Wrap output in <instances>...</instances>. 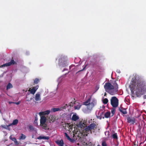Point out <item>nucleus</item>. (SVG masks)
I'll use <instances>...</instances> for the list:
<instances>
[{
  "label": "nucleus",
  "mask_w": 146,
  "mask_h": 146,
  "mask_svg": "<svg viewBox=\"0 0 146 146\" xmlns=\"http://www.w3.org/2000/svg\"><path fill=\"white\" fill-rule=\"evenodd\" d=\"M67 60L66 56H62L59 59V65L62 67H64L67 65L66 62Z\"/></svg>",
  "instance_id": "f03ea898"
},
{
  "label": "nucleus",
  "mask_w": 146,
  "mask_h": 146,
  "mask_svg": "<svg viewBox=\"0 0 146 146\" xmlns=\"http://www.w3.org/2000/svg\"><path fill=\"white\" fill-rule=\"evenodd\" d=\"M86 65L85 66L82 70H80L78 71L76 73H78L79 72L82 71L83 70H84L85 69V68L86 67Z\"/></svg>",
  "instance_id": "58836bf2"
},
{
  "label": "nucleus",
  "mask_w": 146,
  "mask_h": 146,
  "mask_svg": "<svg viewBox=\"0 0 146 146\" xmlns=\"http://www.w3.org/2000/svg\"><path fill=\"white\" fill-rule=\"evenodd\" d=\"M143 98L144 99H146V95H144L143 96Z\"/></svg>",
  "instance_id": "a19ab883"
},
{
  "label": "nucleus",
  "mask_w": 146,
  "mask_h": 146,
  "mask_svg": "<svg viewBox=\"0 0 146 146\" xmlns=\"http://www.w3.org/2000/svg\"><path fill=\"white\" fill-rule=\"evenodd\" d=\"M4 126H5V125H2L1 126L2 127H3V128H5L4 127Z\"/></svg>",
  "instance_id": "de8ad7c7"
},
{
  "label": "nucleus",
  "mask_w": 146,
  "mask_h": 146,
  "mask_svg": "<svg viewBox=\"0 0 146 146\" xmlns=\"http://www.w3.org/2000/svg\"><path fill=\"white\" fill-rule=\"evenodd\" d=\"M66 108V107L65 106H64L62 108V109H65Z\"/></svg>",
  "instance_id": "a18cd8bd"
},
{
  "label": "nucleus",
  "mask_w": 146,
  "mask_h": 146,
  "mask_svg": "<svg viewBox=\"0 0 146 146\" xmlns=\"http://www.w3.org/2000/svg\"><path fill=\"white\" fill-rule=\"evenodd\" d=\"M102 146H107V144L105 141H103L102 142Z\"/></svg>",
  "instance_id": "e433bc0d"
},
{
  "label": "nucleus",
  "mask_w": 146,
  "mask_h": 146,
  "mask_svg": "<svg viewBox=\"0 0 146 146\" xmlns=\"http://www.w3.org/2000/svg\"><path fill=\"white\" fill-rule=\"evenodd\" d=\"M112 84V85L114 87V89H115L116 90V91H117L118 89V85L117 83L116 82V81H113Z\"/></svg>",
  "instance_id": "4468645a"
},
{
  "label": "nucleus",
  "mask_w": 146,
  "mask_h": 146,
  "mask_svg": "<svg viewBox=\"0 0 146 146\" xmlns=\"http://www.w3.org/2000/svg\"><path fill=\"white\" fill-rule=\"evenodd\" d=\"M56 143L59 146H63L64 142L62 139L58 140L56 141Z\"/></svg>",
  "instance_id": "dca6fc26"
},
{
  "label": "nucleus",
  "mask_w": 146,
  "mask_h": 146,
  "mask_svg": "<svg viewBox=\"0 0 146 146\" xmlns=\"http://www.w3.org/2000/svg\"><path fill=\"white\" fill-rule=\"evenodd\" d=\"M129 87L131 92L135 91L136 96L140 97L146 92V81L136 74L132 79Z\"/></svg>",
  "instance_id": "f257e3e1"
},
{
  "label": "nucleus",
  "mask_w": 146,
  "mask_h": 146,
  "mask_svg": "<svg viewBox=\"0 0 146 146\" xmlns=\"http://www.w3.org/2000/svg\"><path fill=\"white\" fill-rule=\"evenodd\" d=\"M13 87L12 85L10 83H9L7 86V89L8 90Z\"/></svg>",
  "instance_id": "bb28decb"
},
{
  "label": "nucleus",
  "mask_w": 146,
  "mask_h": 146,
  "mask_svg": "<svg viewBox=\"0 0 146 146\" xmlns=\"http://www.w3.org/2000/svg\"><path fill=\"white\" fill-rule=\"evenodd\" d=\"M96 126V124L94 123H91L89 125L86 126L85 129L86 131L88 132L89 131H91V130L94 129Z\"/></svg>",
  "instance_id": "39448f33"
},
{
  "label": "nucleus",
  "mask_w": 146,
  "mask_h": 146,
  "mask_svg": "<svg viewBox=\"0 0 146 146\" xmlns=\"http://www.w3.org/2000/svg\"><path fill=\"white\" fill-rule=\"evenodd\" d=\"M40 124H43V123H46V118L44 116H41L40 119Z\"/></svg>",
  "instance_id": "9d476101"
},
{
  "label": "nucleus",
  "mask_w": 146,
  "mask_h": 146,
  "mask_svg": "<svg viewBox=\"0 0 146 146\" xmlns=\"http://www.w3.org/2000/svg\"><path fill=\"white\" fill-rule=\"evenodd\" d=\"M104 87V89L106 90H109L114 89V87L109 82H106Z\"/></svg>",
  "instance_id": "20e7f679"
},
{
  "label": "nucleus",
  "mask_w": 146,
  "mask_h": 146,
  "mask_svg": "<svg viewBox=\"0 0 146 146\" xmlns=\"http://www.w3.org/2000/svg\"><path fill=\"white\" fill-rule=\"evenodd\" d=\"M71 125H69L70 128H69V129H71V127H71Z\"/></svg>",
  "instance_id": "49530a36"
},
{
  "label": "nucleus",
  "mask_w": 146,
  "mask_h": 146,
  "mask_svg": "<svg viewBox=\"0 0 146 146\" xmlns=\"http://www.w3.org/2000/svg\"><path fill=\"white\" fill-rule=\"evenodd\" d=\"M37 139H44L48 140L49 139V137L48 136H40L38 137Z\"/></svg>",
  "instance_id": "aec40b11"
},
{
  "label": "nucleus",
  "mask_w": 146,
  "mask_h": 146,
  "mask_svg": "<svg viewBox=\"0 0 146 146\" xmlns=\"http://www.w3.org/2000/svg\"><path fill=\"white\" fill-rule=\"evenodd\" d=\"M97 146H100V145H97Z\"/></svg>",
  "instance_id": "8fccbe9b"
},
{
  "label": "nucleus",
  "mask_w": 146,
  "mask_h": 146,
  "mask_svg": "<svg viewBox=\"0 0 146 146\" xmlns=\"http://www.w3.org/2000/svg\"><path fill=\"white\" fill-rule=\"evenodd\" d=\"M16 64V62L13 60H11L10 62L4 64L0 66V68H2L4 67L9 66L11 65H13Z\"/></svg>",
  "instance_id": "423d86ee"
},
{
  "label": "nucleus",
  "mask_w": 146,
  "mask_h": 146,
  "mask_svg": "<svg viewBox=\"0 0 146 146\" xmlns=\"http://www.w3.org/2000/svg\"><path fill=\"white\" fill-rule=\"evenodd\" d=\"M94 106V104L93 102H92L90 103L89 105H87V108L88 109L91 110L93 108Z\"/></svg>",
  "instance_id": "ddd939ff"
},
{
  "label": "nucleus",
  "mask_w": 146,
  "mask_h": 146,
  "mask_svg": "<svg viewBox=\"0 0 146 146\" xmlns=\"http://www.w3.org/2000/svg\"><path fill=\"white\" fill-rule=\"evenodd\" d=\"M15 103L17 104V105H18L19 104H20V102H16Z\"/></svg>",
  "instance_id": "37998d69"
},
{
  "label": "nucleus",
  "mask_w": 146,
  "mask_h": 146,
  "mask_svg": "<svg viewBox=\"0 0 146 146\" xmlns=\"http://www.w3.org/2000/svg\"><path fill=\"white\" fill-rule=\"evenodd\" d=\"M29 91H30V93L31 94H34L36 92V90H35L33 88H32L31 89V88H30Z\"/></svg>",
  "instance_id": "393cba45"
},
{
  "label": "nucleus",
  "mask_w": 146,
  "mask_h": 146,
  "mask_svg": "<svg viewBox=\"0 0 146 146\" xmlns=\"http://www.w3.org/2000/svg\"><path fill=\"white\" fill-rule=\"evenodd\" d=\"M61 110V109H60L58 108H52L51 109V112H55Z\"/></svg>",
  "instance_id": "412c9836"
},
{
  "label": "nucleus",
  "mask_w": 146,
  "mask_h": 146,
  "mask_svg": "<svg viewBox=\"0 0 146 146\" xmlns=\"http://www.w3.org/2000/svg\"><path fill=\"white\" fill-rule=\"evenodd\" d=\"M108 100L107 98H105L104 99L103 102V104H106L108 103Z\"/></svg>",
  "instance_id": "2f4dec72"
},
{
  "label": "nucleus",
  "mask_w": 146,
  "mask_h": 146,
  "mask_svg": "<svg viewBox=\"0 0 146 146\" xmlns=\"http://www.w3.org/2000/svg\"><path fill=\"white\" fill-rule=\"evenodd\" d=\"M110 115V111H107L104 114V116L105 118H108L109 117Z\"/></svg>",
  "instance_id": "4be33fe9"
},
{
  "label": "nucleus",
  "mask_w": 146,
  "mask_h": 146,
  "mask_svg": "<svg viewBox=\"0 0 146 146\" xmlns=\"http://www.w3.org/2000/svg\"><path fill=\"white\" fill-rule=\"evenodd\" d=\"M40 126L43 129L45 130L49 129L46 123H43V124H40Z\"/></svg>",
  "instance_id": "f8f14e48"
},
{
  "label": "nucleus",
  "mask_w": 146,
  "mask_h": 146,
  "mask_svg": "<svg viewBox=\"0 0 146 146\" xmlns=\"http://www.w3.org/2000/svg\"><path fill=\"white\" fill-rule=\"evenodd\" d=\"M49 121L50 123L54 122L55 120V118L52 115H50L48 117Z\"/></svg>",
  "instance_id": "2eb2a0df"
},
{
  "label": "nucleus",
  "mask_w": 146,
  "mask_h": 146,
  "mask_svg": "<svg viewBox=\"0 0 146 146\" xmlns=\"http://www.w3.org/2000/svg\"><path fill=\"white\" fill-rule=\"evenodd\" d=\"M119 111L121 112L122 113H123V114H125L127 113V112L125 109L122 108H119Z\"/></svg>",
  "instance_id": "6ab92c4d"
},
{
  "label": "nucleus",
  "mask_w": 146,
  "mask_h": 146,
  "mask_svg": "<svg viewBox=\"0 0 146 146\" xmlns=\"http://www.w3.org/2000/svg\"><path fill=\"white\" fill-rule=\"evenodd\" d=\"M35 99L36 101H40L41 100L40 94L39 93H37L36 94Z\"/></svg>",
  "instance_id": "9b49d317"
},
{
  "label": "nucleus",
  "mask_w": 146,
  "mask_h": 146,
  "mask_svg": "<svg viewBox=\"0 0 146 146\" xmlns=\"http://www.w3.org/2000/svg\"><path fill=\"white\" fill-rule=\"evenodd\" d=\"M18 122H19V121L18 119H15V120H13V122L11 124L13 125H16L18 123Z\"/></svg>",
  "instance_id": "a878e982"
},
{
  "label": "nucleus",
  "mask_w": 146,
  "mask_h": 146,
  "mask_svg": "<svg viewBox=\"0 0 146 146\" xmlns=\"http://www.w3.org/2000/svg\"><path fill=\"white\" fill-rule=\"evenodd\" d=\"M127 122L133 125L135 122V119L134 118L129 117L127 118Z\"/></svg>",
  "instance_id": "6e6552de"
},
{
  "label": "nucleus",
  "mask_w": 146,
  "mask_h": 146,
  "mask_svg": "<svg viewBox=\"0 0 146 146\" xmlns=\"http://www.w3.org/2000/svg\"><path fill=\"white\" fill-rule=\"evenodd\" d=\"M111 104L113 108H116L118 105V100L115 96L111 97Z\"/></svg>",
  "instance_id": "7ed1b4c3"
},
{
  "label": "nucleus",
  "mask_w": 146,
  "mask_h": 146,
  "mask_svg": "<svg viewBox=\"0 0 146 146\" xmlns=\"http://www.w3.org/2000/svg\"><path fill=\"white\" fill-rule=\"evenodd\" d=\"M81 105H77L76 106H74V108L75 110H79L80 108H81Z\"/></svg>",
  "instance_id": "c756f323"
},
{
  "label": "nucleus",
  "mask_w": 146,
  "mask_h": 146,
  "mask_svg": "<svg viewBox=\"0 0 146 146\" xmlns=\"http://www.w3.org/2000/svg\"><path fill=\"white\" fill-rule=\"evenodd\" d=\"M112 137L114 139H117V133L113 134L112 135Z\"/></svg>",
  "instance_id": "f704fd0d"
},
{
  "label": "nucleus",
  "mask_w": 146,
  "mask_h": 146,
  "mask_svg": "<svg viewBox=\"0 0 146 146\" xmlns=\"http://www.w3.org/2000/svg\"><path fill=\"white\" fill-rule=\"evenodd\" d=\"M84 123H85L84 121H82L78 122V123L77 125V126L78 127L81 129H85L86 125Z\"/></svg>",
  "instance_id": "0eeeda50"
},
{
  "label": "nucleus",
  "mask_w": 146,
  "mask_h": 146,
  "mask_svg": "<svg viewBox=\"0 0 146 146\" xmlns=\"http://www.w3.org/2000/svg\"><path fill=\"white\" fill-rule=\"evenodd\" d=\"M109 91H108V93L111 95H113L115 94V92H114L113 90H109Z\"/></svg>",
  "instance_id": "cd10ccee"
},
{
  "label": "nucleus",
  "mask_w": 146,
  "mask_h": 146,
  "mask_svg": "<svg viewBox=\"0 0 146 146\" xmlns=\"http://www.w3.org/2000/svg\"><path fill=\"white\" fill-rule=\"evenodd\" d=\"M29 129L31 131H33L34 130V128L32 125H30L29 126Z\"/></svg>",
  "instance_id": "c9c22d12"
},
{
  "label": "nucleus",
  "mask_w": 146,
  "mask_h": 146,
  "mask_svg": "<svg viewBox=\"0 0 146 146\" xmlns=\"http://www.w3.org/2000/svg\"><path fill=\"white\" fill-rule=\"evenodd\" d=\"M11 140L14 142L15 144L17 145L18 144V142L17 141L15 137H13Z\"/></svg>",
  "instance_id": "473e14b6"
},
{
  "label": "nucleus",
  "mask_w": 146,
  "mask_h": 146,
  "mask_svg": "<svg viewBox=\"0 0 146 146\" xmlns=\"http://www.w3.org/2000/svg\"><path fill=\"white\" fill-rule=\"evenodd\" d=\"M37 120V118L36 117H35V121Z\"/></svg>",
  "instance_id": "c03bdc74"
},
{
  "label": "nucleus",
  "mask_w": 146,
  "mask_h": 146,
  "mask_svg": "<svg viewBox=\"0 0 146 146\" xmlns=\"http://www.w3.org/2000/svg\"><path fill=\"white\" fill-rule=\"evenodd\" d=\"M65 70V68H64L63 70V71H64V70Z\"/></svg>",
  "instance_id": "09e8293b"
},
{
  "label": "nucleus",
  "mask_w": 146,
  "mask_h": 146,
  "mask_svg": "<svg viewBox=\"0 0 146 146\" xmlns=\"http://www.w3.org/2000/svg\"><path fill=\"white\" fill-rule=\"evenodd\" d=\"M79 119V117L78 116H77L76 114L73 115L72 118V120L74 121H76L77 120H78Z\"/></svg>",
  "instance_id": "f3484780"
},
{
  "label": "nucleus",
  "mask_w": 146,
  "mask_h": 146,
  "mask_svg": "<svg viewBox=\"0 0 146 146\" xmlns=\"http://www.w3.org/2000/svg\"><path fill=\"white\" fill-rule=\"evenodd\" d=\"M21 136L19 137V139L20 140L21 139H24L26 138V136L24 135L23 134L21 133Z\"/></svg>",
  "instance_id": "b1692460"
},
{
  "label": "nucleus",
  "mask_w": 146,
  "mask_h": 146,
  "mask_svg": "<svg viewBox=\"0 0 146 146\" xmlns=\"http://www.w3.org/2000/svg\"><path fill=\"white\" fill-rule=\"evenodd\" d=\"M106 95V93H105L104 95Z\"/></svg>",
  "instance_id": "3c124183"
},
{
  "label": "nucleus",
  "mask_w": 146,
  "mask_h": 146,
  "mask_svg": "<svg viewBox=\"0 0 146 146\" xmlns=\"http://www.w3.org/2000/svg\"><path fill=\"white\" fill-rule=\"evenodd\" d=\"M9 138H10V139L11 140L13 138V137H12V136L11 135L10 136Z\"/></svg>",
  "instance_id": "79ce46f5"
},
{
  "label": "nucleus",
  "mask_w": 146,
  "mask_h": 146,
  "mask_svg": "<svg viewBox=\"0 0 146 146\" xmlns=\"http://www.w3.org/2000/svg\"><path fill=\"white\" fill-rule=\"evenodd\" d=\"M111 113L112 114V116H113L115 114V109L114 108H112L111 110Z\"/></svg>",
  "instance_id": "72a5a7b5"
},
{
  "label": "nucleus",
  "mask_w": 146,
  "mask_h": 146,
  "mask_svg": "<svg viewBox=\"0 0 146 146\" xmlns=\"http://www.w3.org/2000/svg\"><path fill=\"white\" fill-rule=\"evenodd\" d=\"M99 88V86H97L96 87V88L97 89V90H98Z\"/></svg>",
  "instance_id": "ea45409f"
},
{
  "label": "nucleus",
  "mask_w": 146,
  "mask_h": 146,
  "mask_svg": "<svg viewBox=\"0 0 146 146\" xmlns=\"http://www.w3.org/2000/svg\"><path fill=\"white\" fill-rule=\"evenodd\" d=\"M90 100L91 98H89L87 100L84 102V105L86 106H87L89 105L90 103Z\"/></svg>",
  "instance_id": "5701e85b"
},
{
  "label": "nucleus",
  "mask_w": 146,
  "mask_h": 146,
  "mask_svg": "<svg viewBox=\"0 0 146 146\" xmlns=\"http://www.w3.org/2000/svg\"><path fill=\"white\" fill-rule=\"evenodd\" d=\"M65 146H67V145H66Z\"/></svg>",
  "instance_id": "603ef678"
},
{
  "label": "nucleus",
  "mask_w": 146,
  "mask_h": 146,
  "mask_svg": "<svg viewBox=\"0 0 146 146\" xmlns=\"http://www.w3.org/2000/svg\"><path fill=\"white\" fill-rule=\"evenodd\" d=\"M38 85H36V86L33 87V88L35 90H36V91L37 90V89L38 88Z\"/></svg>",
  "instance_id": "4c0bfd02"
},
{
  "label": "nucleus",
  "mask_w": 146,
  "mask_h": 146,
  "mask_svg": "<svg viewBox=\"0 0 146 146\" xmlns=\"http://www.w3.org/2000/svg\"><path fill=\"white\" fill-rule=\"evenodd\" d=\"M50 111L49 110H47L43 112H41L39 113V115L41 116H44L46 115H48L50 113Z\"/></svg>",
  "instance_id": "1a4fd4ad"
},
{
  "label": "nucleus",
  "mask_w": 146,
  "mask_h": 146,
  "mask_svg": "<svg viewBox=\"0 0 146 146\" xmlns=\"http://www.w3.org/2000/svg\"><path fill=\"white\" fill-rule=\"evenodd\" d=\"M74 101H73L72 102H71L70 106L71 107H72L75 104V99H74Z\"/></svg>",
  "instance_id": "c85d7f7f"
},
{
  "label": "nucleus",
  "mask_w": 146,
  "mask_h": 146,
  "mask_svg": "<svg viewBox=\"0 0 146 146\" xmlns=\"http://www.w3.org/2000/svg\"><path fill=\"white\" fill-rule=\"evenodd\" d=\"M39 82V79L37 78H36L34 80V83L35 84H37Z\"/></svg>",
  "instance_id": "7c9ffc66"
},
{
  "label": "nucleus",
  "mask_w": 146,
  "mask_h": 146,
  "mask_svg": "<svg viewBox=\"0 0 146 146\" xmlns=\"http://www.w3.org/2000/svg\"><path fill=\"white\" fill-rule=\"evenodd\" d=\"M64 135L67 139L71 142H72L73 141V139L71 138L66 133H64Z\"/></svg>",
  "instance_id": "a211bd4d"
}]
</instances>
